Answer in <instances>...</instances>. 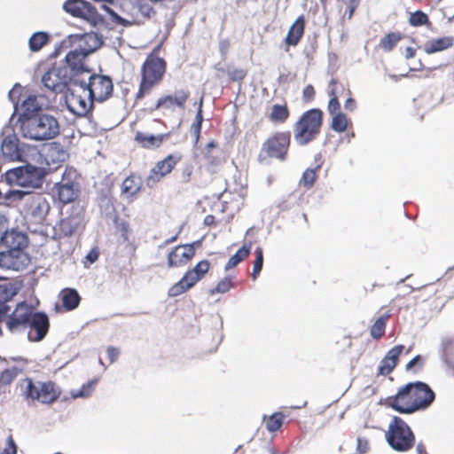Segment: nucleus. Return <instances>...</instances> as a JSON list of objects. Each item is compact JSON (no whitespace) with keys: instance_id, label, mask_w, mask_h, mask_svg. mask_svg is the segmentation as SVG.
<instances>
[{"instance_id":"obj_13","label":"nucleus","mask_w":454,"mask_h":454,"mask_svg":"<svg viewBox=\"0 0 454 454\" xmlns=\"http://www.w3.org/2000/svg\"><path fill=\"white\" fill-rule=\"evenodd\" d=\"M209 262L201 260L168 290V295L175 297L185 293L199 282L209 270Z\"/></svg>"},{"instance_id":"obj_46","label":"nucleus","mask_w":454,"mask_h":454,"mask_svg":"<svg viewBox=\"0 0 454 454\" xmlns=\"http://www.w3.org/2000/svg\"><path fill=\"white\" fill-rule=\"evenodd\" d=\"M101 8L110 15L111 20L113 22H114L117 25H121L123 27H129L133 24V22L121 17L118 15L113 9H111L109 6H107L105 4H101Z\"/></svg>"},{"instance_id":"obj_31","label":"nucleus","mask_w":454,"mask_h":454,"mask_svg":"<svg viewBox=\"0 0 454 454\" xmlns=\"http://www.w3.org/2000/svg\"><path fill=\"white\" fill-rule=\"evenodd\" d=\"M61 300L67 310H73L79 306L81 297L75 289L66 288L61 292Z\"/></svg>"},{"instance_id":"obj_42","label":"nucleus","mask_w":454,"mask_h":454,"mask_svg":"<svg viewBox=\"0 0 454 454\" xmlns=\"http://www.w3.org/2000/svg\"><path fill=\"white\" fill-rule=\"evenodd\" d=\"M96 382L97 380H91L86 384H83L79 389L71 390V396L74 399L89 397L91 395L93 386L96 384Z\"/></svg>"},{"instance_id":"obj_16","label":"nucleus","mask_w":454,"mask_h":454,"mask_svg":"<svg viewBox=\"0 0 454 454\" xmlns=\"http://www.w3.org/2000/svg\"><path fill=\"white\" fill-rule=\"evenodd\" d=\"M28 321L27 327L30 328L27 333L28 340L34 342L43 340L50 328V320L47 314L39 311L34 312L33 308L31 307Z\"/></svg>"},{"instance_id":"obj_60","label":"nucleus","mask_w":454,"mask_h":454,"mask_svg":"<svg viewBox=\"0 0 454 454\" xmlns=\"http://www.w3.org/2000/svg\"><path fill=\"white\" fill-rule=\"evenodd\" d=\"M315 96V90L312 85L309 84L307 85L302 93L303 100L304 101H310Z\"/></svg>"},{"instance_id":"obj_27","label":"nucleus","mask_w":454,"mask_h":454,"mask_svg":"<svg viewBox=\"0 0 454 454\" xmlns=\"http://www.w3.org/2000/svg\"><path fill=\"white\" fill-rule=\"evenodd\" d=\"M305 20L303 16H300L294 21L288 30L286 36V43L289 46H295L300 42L304 33Z\"/></svg>"},{"instance_id":"obj_5","label":"nucleus","mask_w":454,"mask_h":454,"mask_svg":"<svg viewBox=\"0 0 454 454\" xmlns=\"http://www.w3.org/2000/svg\"><path fill=\"white\" fill-rule=\"evenodd\" d=\"M323 123V112L312 108L304 112L294 125V140L300 146L314 141L319 135Z\"/></svg>"},{"instance_id":"obj_21","label":"nucleus","mask_w":454,"mask_h":454,"mask_svg":"<svg viewBox=\"0 0 454 454\" xmlns=\"http://www.w3.org/2000/svg\"><path fill=\"white\" fill-rule=\"evenodd\" d=\"M68 42L71 45L77 43V48H81L85 53L90 55L101 47L103 38L98 33L90 32L69 35Z\"/></svg>"},{"instance_id":"obj_37","label":"nucleus","mask_w":454,"mask_h":454,"mask_svg":"<svg viewBox=\"0 0 454 454\" xmlns=\"http://www.w3.org/2000/svg\"><path fill=\"white\" fill-rule=\"evenodd\" d=\"M177 160H178L173 155H168L163 160L159 161L153 168H155L161 176H165L167 174L171 172L177 163Z\"/></svg>"},{"instance_id":"obj_25","label":"nucleus","mask_w":454,"mask_h":454,"mask_svg":"<svg viewBox=\"0 0 454 454\" xmlns=\"http://www.w3.org/2000/svg\"><path fill=\"white\" fill-rule=\"evenodd\" d=\"M59 200L67 204L73 202L79 195V184L70 180L62 179L57 184Z\"/></svg>"},{"instance_id":"obj_57","label":"nucleus","mask_w":454,"mask_h":454,"mask_svg":"<svg viewBox=\"0 0 454 454\" xmlns=\"http://www.w3.org/2000/svg\"><path fill=\"white\" fill-rule=\"evenodd\" d=\"M50 152L53 154L55 152L57 153L56 160L58 161H64L67 158V153L60 147L59 145H51L50 148Z\"/></svg>"},{"instance_id":"obj_64","label":"nucleus","mask_w":454,"mask_h":454,"mask_svg":"<svg viewBox=\"0 0 454 454\" xmlns=\"http://www.w3.org/2000/svg\"><path fill=\"white\" fill-rule=\"evenodd\" d=\"M422 362V357L420 355L415 356L412 359H411L406 364V370L410 371L417 364H420Z\"/></svg>"},{"instance_id":"obj_11","label":"nucleus","mask_w":454,"mask_h":454,"mask_svg":"<svg viewBox=\"0 0 454 454\" xmlns=\"http://www.w3.org/2000/svg\"><path fill=\"white\" fill-rule=\"evenodd\" d=\"M84 228V215L79 207H73L70 214L62 217L54 227V239L70 238L79 235Z\"/></svg>"},{"instance_id":"obj_7","label":"nucleus","mask_w":454,"mask_h":454,"mask_svg":"<svg viewBox=\"0 0 454 454\" xmlns=\"http://www.w3.org/2000/svg\"><path fill=\"white\" fill-rule=\"evenodd\" d=\"M386 440L393 450L404 452L413 447L415 435L404 420L397 416H394L388 425Z\"/></svg>"},{"instance_id":"obj_58","label":"nucleus","mask_w":454,"mask_h":454,"mask_svg":"<svg viewBox=\"0 0 454 454\" xmlns=\"http://www.w3.org/2000/svg\"><path fill=\"white\" fill-rule=\"evenodd\" d=\"M106 352H107L110 363H114L117 361L119 355H120V350L117 348L110 346L107 348Z\"/></svg>"},{"instance_id":"obj_14","label":"nucleus","mask_w":454,"mask_h":454,"mask_svg":"<svg viewBox=\"0 0 454 454\" xmlns=\"http://www.w3.org/2000/svg\"><path fill=\"white\" fill-rule=\"evenodd\" d=\"M63 9L74 17L86 20L93 26L104 21V18L97 9L85 0H67L63 4Z\"/></svg>"},{"instance_id":"obj_39","label":"nucleus","mask_w":454,"mask_h":454,"mask_svg":"<svg viewBox=\"0 0 454 454\" xmlns=\"http://www.w3.org/2000/svg\"><path fill=\"white\" fill-rule=\"evenodd\" d=\"M18 293V289L12 283L0 284V303L8 302Z\"/></svg>"},{"instance_id":"obj_36","label":"nucleus","mask_w":454,"mask_h":454,"mask_svg":"<svg viewBox=\"0 0 454 454\" xmlns=\"http://www.w3.org/2000/svg\"><path fill=\"white\" fill-rule=\"evenodd\" d=\"M202 104L203 98H201L199 102L198 111L195 116V120L191 126V131L194 137V144H197L200 137V131L203 122V114H202Z\"/></svg>"},{"instance_id":"obj_62","label":"nucleus","mask_w":454,"mask_h":454,"mask_svg":"<svg viewBox=\"0 0 454 454\" xmlns=\"http://www.w3.org/2000/svg\"><path fill=\"white\" fill-rule=\"evenodd\" d=\"M99 252L93 248L86 255V260L90 263H94L98 259Z\"/></svg>"},{"instance_id":"obj_47","label":"nucleus","mask_w":454,"mask_h":454,"mask_svg":"<svg viewBox=\"0 0 454 454\" xmlns=\"http://www.w3.org/2000/svg\"><path fill=\"white\" fill-rule=\"evenodd\" d=\"M255 259L254 261V268L252 272V278L255 280L260 274L263 266V253L261 247L255 249Z\"/></svg>"},{"instance_id":"obj_1","label":"nucleus","mask_w":454,"mask_h":454,"mask_svg":"<svg viewBox=\"0 0 454 454\" xmlns=\"http://www.w3.org/2000/svg\"><path fill=\"white\" fill-rule=\"evenodd\" d=\"M435 398L434 392L422 381L410 382L396 395L388 398V405L403 414H411L429 407Z\"/></svg>"},{"instance_id":"obj_49","label":"nucleus","mask_w":454,"mask_h":454,"mask_svg":"<svg viewBox=\"0 0 454 454\" xmlns=\"http://www.w3.org/2000/svg\"><path fill=\"white\" fill-rule=\"evenodd\" d=\"M136 8L141 16L145 19H150L155 15V11L153 10V6L145 1H138L136 4Z\"/></svg>"},{"instance_id":"obj_53","label":"nucleus","mask_w":454,"mask_h":454,"mask_svg":"<svg viewBox=\"0 0 454 454\" xmlns=\"http://www.w3.org/2000/svg\"><path fill=\"white\" fill-rule=\"evenodd\" d=\"M21 90H22V87L19 83H16L8 93V98H9L10 101L13 104L15 111L17 110V106L19 104V97H20Z\"/></svg>"},{"instance_id":"obj_17","label":"nucleus","mask_w":454,"mask_h":454,"mask_svg":"<svg viewBox=\"0 0 454 454\" xmlns=\"http://www.w3.org/2000/svg\"><path fill=\"white\" fill-rule=\"evenodd\" d=\"M67 74V68L53 67L43 75L42 82L54 93H65L69 89Z\"/></svg>"},{"instance_id":"obj_38","label":"nucleus","mask_w":454,"mask_h":454,"mask_svg":"<svg viewBox=\"0 0 454 454\" xmlns=\"http://www.w3.org/2000/svg\"><path fill=\"white\" fill-rule=\"evenodd\" d=\"M289 116V110L286 106L273 105L270 118L272 121L284 122Z\"/></svg>"},{"instance_id":"obj_56","label":"nucleus","mask_w":454,"mask_h":454,"mask_svg":"<svg viewBox=\"0 0 454 454\" xmlns=\"http://www.w3.org/2000/svg\"><path fill=\"white\" fill-rule=\"evenodd\" d=\"M0 454H17V445L12 435L8 436L5 447L0 451Z\"/></svg>"},{"instance_id":"obj_6","label":"nucleus","mask_w":454,"mask_h":454,"mask_svg":"<svg viewBox=\"0 0 454 454\" xmlns=\"http://www.w3.org/2000/svg\"><path fill=\"white\" fill-rule=\"evenodd\" d=\"M166 72V62L163 59L148 56L141 68V81L136 99H142L149 94L153 88L159 84Z\"/></svg>"},{"instance_id":"obj_51","label":"nucleus","mask_w":454,"mask_h":454,"mask_svg":"<svg viewBox=\"0 0 454 454\" xmlns=\"http://www.w3.org/2000/svg\"><path fill=\"white\" fill-rule=\"evenodd\" d=\"M395 362L387 360V357L384 356L378 368L379 374L387 375L395 369Z\"/></svg>"},{"instance_id":"obj_12","label":"nucleus","mask_w":454,"mask_h":454,"mask_svg":"<svg viewBox=\"0 0 454 454\" xmlns=\"http://www.w3.org/2000/svg\"><path fill=\"white\" fill-rule=\"evenodd\" d=\"M14 115L15 112L12 114L9 124L5 125L1 131V151L4 158L12 161H22L24 158V145L20 142L13 127L11 125Z\"/></svg>"},{"instance_id":"obj_19","label":"nucleus","mask_w":454,"mask_h":454,"mask_svg":"<svg viewBox=\"0 0 454 454\" xmlns=\"http://www.w3.org/2000/svg\"><path fill=\"white\" fill-rule=\"evenodd\" d=\"M31 306L25 301L17 304L15 309L8 316L6 326L12 333H18L27 328Z\"/></svg>"},{"instance_id":"obj_34","label":"nucleus","mask_w":454,"mask_h":454,"mask_svg":"<svg viewBox=\"0 0 454 454\" xmlns=\"http://www.w3.org/2000/svg\"><path fill=\"white\" fill-rule=\"evenodd\" d=\"M389 317L390 314L385 313L374 322L370 330L372 339L380 340L384 335L387 322Z\"/></svg>"},{"instance_id":"obj_59","label":"nucleus","mask_w":454,"mask_h":454,"mask_svg":"<svg viewBox=\"0 0 454 454\" xmlns=\"http://www.w3.org/2000/svg\"><path fill=\"white\" fill-rule=\"evenodd\" d=\"M356 449L360 454L366 453L369 450L368 441L366 439L357 438Z\"/></svg>"},{"instance_id":"obj_54","label":"nucleus","mask_w":454,"mask_h":454,"mask_svg":"<svg viewBox=\"0 0 454 454\" xmlns=\"http://www.w3.org/2000/svg\"><path fill=\"white\" fill-rule=\"evenodd\" d=\"M403 345H396L393 347L391 349L387 351L385 357H387V360H390L392 362H395V364H397L398 358L403 349Z\"/></svg>"},{"instance_id":"obj_23","label":"nucleus","mask_w":454,"mask_h":454,"mask_svg":"<svg viewBox=\"0 0 454 454\" xmlns=\"http://www.w3.org/2000/svg\"><path fill=\"white\" fill-rule=\"evenodd\" d=\"M190 93L184 90H177L174 95H167L160 98L154 106V109L165 108L170 109L174 105L179 108H184Z\"/></svg>"},{"instance_id":"obj_30","label":"nucleus","mask_w":454,"mask_h":454,"mask_svg":"<svg viewBox=\"0 0 454 454\" xmlns=\"http://www.w3.org/2000/svg\"><path fill=\"white\" fill-rule=\"evenodd\" d=\"M166 135H147L143 132H137L135 140L145 148L159 147Z\"/></svg>"},{"instance_id":"obj_33","label":"nucleus","mask_w":454,"mask_h":454,"mask_svg":"<svg viewBox=\"0 0 454 454\" xmlns=\"http://www.w3.org/2000/svg\"><path fill=\"white\" fill-rule=\"evenodd\" d=\"M251 243L243 245L227 262L224 269L229 270L230 269L237 266L250 254Z\"/></svg>"},{"instance_id":"obj_43","label":"nucleus","mask_w":454,"mask_h":454,"mask_svg":"<svg viewBox=\"0 0 454 454\" xmlns=\"http://www.w3.org/2000/svg\"><path fill=\"white\" fill-rule=\"evenodd\" d=\"M409 22L413 27H420L423 25L430 24L428 16L422 11H416L411 13Z\"/></svg>"},{"instance_id":"obj_9","label":"nucleus","mask_w":454,"mask_h":454,"mask_svg":"<svg viewBox=\"0 0 454 454\" xmlns=\"http://www.w3.org/2000/svg\"><path fill=\"white\" fill-rule=\"evenodd\" d=\"M23 383L26 385L23 395L27 401H38L42 403L49 404L55 402L60 394L56 388L55 384L51 381L35 382L32 379L26 378Z\"/></svg>"},{"instance_id":"obj_24","label":"nucleus","mask_w":454,"mask_h":454,"mask_svg":"<svg viewBox=\"0 0 454 454\" xmlns=\"http://www.w3.org/2000/svg\"><path fill=\"white\" fill-rule=\"evenodd\" d=\"M67 87L75 89L78 87L83 93H85L90 86V70L88 67L82 70H74L67 72Z\"/></svg>"},{"instance_id":"obj_44","label":"nucleus","mask_w":454,"mask_h":454,"mask_svg":"<svg viewBox=\"0 0 454 454\" xmlns=\"http://www.w3.org/2000/svg\"><path fill=\"white\" fill-rule=\"evenodd\" d=\"M347 118L344 114L337 113L333 115L331 128L336 132H343L347 129Z\"/></svg>"},{"instance_id":"obj_26","label":"nucleus","mask_w":454,"mask_h":454,"mask_svg":"<svg viewBox=\"0 0 454 454\" xmlns=\"http://www.w3.org/2000/svg\"><path fill=\"white\" fill-rule=\"evenodd\" d=\"M88 56L81 48L76 47L67 54L65 64L61 67L67 68V73L74 70H82V68L87 67L84 59Z\"/></svg>"},{"instance_id":"obj_50","label":"nucleus","mask_w":454,"mask_h":454,"mask_svg":"<svg viewBox=\"0 0 454 454\" xmlns=\"http://www.w3.org/2000/svg\"><path fill=\"white\" fill-rule=\"evenodd\" d=\"M231 286H232V284H231V278H224L222 280H220L218 282L217 286L215 288L211 289L209 292H210L211 295H214L217 293L224 294V293L228 292Z\"/></svg>"},{"instance_id":"obj_22","label":"nucleus","mask_w":454,"mask_h":454,"mask_svg":"<svg viewBox=\"0 0 454 454\" xmlns=\"http://www.w3.org/2000/svg\"><path fill=\"white\" fill-rule=\"evenodd\" d=\"M437 353L449 368H454V333H447L440 338Z\"/></svg>"},{"instance_id":"obj_3","label":"nucleus","mask_w":454,"mask_h":454,"mask_svg":"<svg viewBox=\"0 0 454 454\" xmlns=\"http://www.w3.org/2000/svg\"><path fill=\"white\" fill-rule=\"evenodd\" d=\"M20 128L23 137L34 141L51 140L60 132L59 120L47 113L32 114L21 122Z\"/></svg>"},{"instance_id":"obj_15","label":"nucleus","mask_w":454,"mask_h":454,"mask_svg":"<svg viewBox=\"0 0 454 454\" xmlns=\"http://www.w3.org/2000/svg\"><path fill=\"white\" fill-rule=\"evenodd\" d=\"M114 90L110 76L92 74L90 75V86L87 90L90 101L103 103L112 97Z\"/></svg>"},{"instance_id":"obj_55","label":"nucleus","mask_w":454,"mask_h":454,"mask_svg":"<svg viewBox=\"0 0 454 454\" xmlns=\"http://www.w3.org/2000/svg\"><path fill=\"white\" fill-rule=\"evenodd\" d=\"M163 176L160 172H158L155 168H153L150 175L147 176L145 180V184L149 188L153 187L161 178Z\"/></svg>"},{"instance_id":"obj_52","label":"nucleus","mask_w":454,"mask_h":454,"mask_svg":"<svg viewBox=\"0 0 454 454\" xmlns=\"http://www.w3.org/2000/svg\"><path fill=\"white\" fill-rule=\"evenodd\" d=\"M227 74L231 80L234 82H240L245 78L247 73L244 69L241 68L229 67L227 70Z\"/></svg>"},{"instance_id":"obj_35","label":"nucleus","mask_w":454,"mask_h":454,"mask_svg":"<svg viewBox=\"0 0 454 454\" xmlns=\"http://www.w3.org/2000/svg\"><path fill=\"white\" fill-rule=\"evenodd\" d=\"M49 42V35L43 31L35 32L29 38V49L32 51H38Z\"/></svg>"},{"instance_id":"obj_10","label":"nucleus","mask_w":454,"mask_h":454,"mask_svg":"<svg viewBox=\"0 0 454 454\" xmlns=\"http://www.w3.org/2000/svg\"><path fill=\"white\" fill-rule=\"evenodd\" d=\"M290 141V131L275 133L263 143L259 154L260 162L262 163L266 161L268 157L285 160L286 159Z\"/></svg>"},{"instance_id":"obj_29","label":"nucleus","mask_w":454,"mask_h":454,"mask_svg":"<svg viewBox=\"0 0 454 454\" xmlns=\"http://www.w3.org/2000/svg\"><path fill=\"white\" fill-rule=\"evenodd\" d=\"M453 44V38L449 36L440 37L427 41L424 45V50L427 54H433L448 49Z\"/></svg>"},{"instance_id":"obj_20","label":"nucleus","mask_w":454,"mask_h":454,"mask_svg":"<svg viewBox=\"0 0 454 454\" xmlns=\"http://www.w3.org/2000/svg\"><path fill=\"white\" fill-rule=\"evenodd\" d=\"M200 240L191 244L178 245L168 254V266L177 268L185 265L195 255V246L200 245Z\"/></svg>"},{"instance_id":"obj_40","label":"nucleus","mask_w":454,"mask_h":454,"mask_svg":"<svg viewBox=\"0 0 454 454\" xmlns=\"http://www.w3.org/2000/svg\"><path fill=\"white\" fill-rule=\"evenodd\" d=\"M400 40L401 35L399 33H389L380 40V47L385 51H390L395 48Z\"/></svg>"},{"instance_id":"obj_63","label":"nucleus","mask_w":454,"mask_h":454,"mask_svg":"<svg viewBox=\"0 0 454 454\" xmlns=\"http://www.w3.org/2000/svg\"><path fill=\"white\" fill-rule=\"evenodd\" d=\"M215 146H216V144L214 141L207 143V146H206L207 152L205 153V158H206L207 161L210 164L213 163V159H212V155L210 153V150L215 148Z\"/></svg>"},{"instance_id":"obj_61","label":"nucleus","mask_w":454,"mask_h":454,"mask_svg":"<svg viewBox=\"0 0 454 454\" xmlns=\"http://www.w3.org/2000/svg\"><path fill=\"white\" fill-rule=\"evenodd\" d=\"M15 378L12 372H8V370H4L0 374V383L2 384H10Z\"/></svg>"},{"instance_id":"obj_32","label":"nucleus","mask_w":454,"mask_h":454,"mask_svg":"<svg viewBox=\"0 0 454 454\" xmlns=\"http://www.w3.org/2000/svg\"><path fill=\"white\" fill-rule=\"evenodd\" d=\"M142 187V180L139 176H129L122 183L121 192L127 197L135 196Z\"/></svg>"},{"instance_id":"obj_41","label":"nucleus","mask_w":454,"mask_h":454,"mask_svg":"<svg viewBox=\"0 0 454 454\" xmlns=\"http://www.w3.org/2000/svg\"><path fill=\"white\" fill-rule=\"evenodd\" d=\"M284 415L281 412H275L266 421V428L269 432H276L284 422Z\"/></svg>"},{"instance_id":"obj_8","label":"nucleus","mask_w":454,"mask_h":454,"mask_svg":"<svg viewBox=\"0 0 454 454\" xmlns=\"http://www.w3.org/2000/svg\"><path fill=\"white\" fill-rule=\"evenodd\" d=\"M45 171L43 168L25 164L5 172L8 184L21 187L37 188L42 185Z\"/></svg>"},{"instance_id":"obj_28","label":"nucleus","mask_w":454,"mask_h":454,"mask_svg":"<svg viewBox=\"0 0 454 454\" xmlns=\"http://www.w3.org/2000/svg\"><path fill=\"white\" fill-rule=\"evenodd\" d=\"M23 113L20 115L18 121L21 122L26 118H30L32 114H43L41 106L38 103L36 96L30 95L22 102Z\"/></svg>"},{"instance_id":"obj_48","label":"nucleus","mask_w":454,"mask_h":454,"mask_svg":"<svg viewBox=\"0 0 454 454\" xmlns=\"http://www.w3.org/2000/svg\"><path fill=\"white\" fill-rule=\"evenodd\" d=\"M329 96L331 97V98L328 102L327 110L330 114H336L337 113H340L339 110L340 108V105L339 99L336 96V91H335L334 87H332L329 90Z\"/></svg>"},{"instance_id":"obj_4","label":"nucleus","mask_w":454,"mask_h":454,"mask_svg":"<svg viewBox=\"0 0 454 454\" xmlns=\"http://www.w3.org/2000/svg\"><path fill=\"white\" fill-rule=\"evenodd\" d=\"M24 200V213L27 218L35 223H41L44 221L50 211V204L46 198L40 193L20 190H9L4 193V202L0 205H9L15 201Z\"/></svg>"},{"instance_id":"obj_18","label":"nucleus","mask_w":454,"mask_h":454,"mask_svg":"<svg viewBox=\"0 0 454 454\" xmlns=\"http://www.w3.org/2000/svg\"><path fill=\"white\" fill-rule=\"evenodd\" d=\"M65 104L67 110L76 117H85L92 110L93 102L87 100L76 93L75 89L69 88L65 92Z\"/></svg>"},{"instance_id":"obj_2","label":"nucleus","mask_w":454,"mask_h":454,"mask_svg":"<svg viewBox=\"0 0 454 454\" xmlns=\"http://www.w3.org/2000/svg\"><path fill=\"white\" fill-rule=\"evenodd\" d=\"M2 247L6 251H0V267L6 270L20 271L30 263V256L25 252L28 246L27 235L17 229L4 228L2 237Z\"/></svg>"},{"instance_id":"obj_45","label":"nucleus","mask_w":454,"mask_h":454,"mask_svg":"<svg viewBox=\"0 0 454 454\" xmlns=\"http://www.w3.org/2000/svg\"><path fill=\"white\" fill-rule=\"evenodd\" d=\"M320 168V165H317L315 168H307L303 174L302 177L300 181L301 184H303L307 189H310L316 180V171Z\"/></svg>"}]
</instances>
